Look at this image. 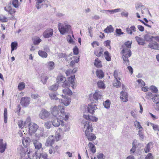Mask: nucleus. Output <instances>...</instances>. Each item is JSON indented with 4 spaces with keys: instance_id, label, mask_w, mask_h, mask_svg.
<instances>
[{
    "instance_id": "1",
    "label": "nucleus",
    "mask_w": 159,
    "mask_h": 159,
    "mask_svg": "<svg viewBox=\"0 0 159 159\" xmlns=\"http://www.w3.org/2000/svg\"><path fill=\"white\" fill-rule=\"evenodd\" d=\"M58 106H55L51 108V112L52 115L55 117L59 116L58 117H61L63 118L65 117L64 120L67 121L70 116L69 113H66L64 111V108L63 106V103H61Z\"/></svg>"
},
{
    "instance_id": "2",
    "label": "nucleus",
    "mask_w": 159,
    "mask_h": 159,
    "mask_svg": "<svg viewBox=\"0 0 159 159\" xmlns=\"http://www.w3.org/2000/svg\"><path fill=\"white\" fill-rule=\"evenodd\" d=\"M75 75L71 76L70 77L68 78V82H65L63 83L62 85V87L64 88L65 89L62 90L63 92L65 94L69 95H70L72 94V93L68 88V87L70 85H71V86L74 89V84L75 82H74L75 79Z\"/></svg>"
},
{
    "instance_id": "3",
    "label": "nucleus",
    "mask_w": 159,
    "mask_h": 159,
    "mask_svg": "<svg viewBox=\"0 0 159 159\" xmlns=\"http://www.w3.org/2000/svg\"><path fill=\"white\" fill-rule=\"evenodd\" d=\"M50 98L52 100H58L61 103H63L64 105L67 106L69 105L71 101L70 98L68 97L62 95V96L64 98V100L63 101L61 99H59L57 97V94L55 93H51L49 94Z\"/></svg>"
},
{
    "instance_id": "4",
    "label": "nucleus",
    "mask_w": 159,
    "mask_h": 159,
    "mask_svg": "<svg viewBox=\"0 0 159 159\" xmlns=\"http://www.w3.org/2000/svg\"><path fill=\"white\" fill-rule=\"evenodd\" d=\"M121 53L122 54V58L123 60V63L126 65H129V63L128 58L131 55V52L130 50L128 48L123 47Z\"/></svg>"
},
{
    "instance_id": "5",
    "label": "nucleus",
    "mask_w": 159,
    "mask_h": 159,
    "mask_svg": "<svg viewBox=\"0 0 159 159\" xmlns=\"http://www.w3.org/2000/svg\"><path fill=\"white\" fill-rule=\"evenodd\" d=\"M58 29L62 34L70 32L71 30V26L69 25L64 24L62 25L61 23L58 24Z\"/></svg>"
},
{
    "instance_id": "6",
    "label": "nucleus",
    "mask_w": 159,
    "mask_h": 159,
    "mask_svg": "<svg viewBox=\"0 0 159 159\" xmlns=\"http://www.w3.org/2000/svg\"><path fill=\"white\" fill-rule=\"evenodd\" d=\"M25 150L21 146L18 148V152L20 154V159H28V157L30 158V154H32V152L29 151L26 154Z\"/></svg>"
},
{
    "instance_id": "7",
    "label": "nucleus",
    "mask_w": 159,
    "mask_h": 159,
    "mask_svg": "<svg viewBox=\"0 0 159 159\" xmlns=\"http://www.w3.org/2000/svg\"><path fill=\"white\" fill-rule=\"evenodd\" d=\"M59 118H53L51 121L52 125L54 127H58L60 124L61 126L64 125V122L63 120H64L65 117H59Z\"/></svg>"
},
{
    "instance_id": "8",
    "label": "nucleus",
    "mask_w": 159,
    "mask_h": 159,
    "mask_svg": "<svg viewBox=\"0 0 159 159\" xmlns=\"http://www.w3.org/2000/svg\"><path fill=\"white\" fill-rule=\"evenodd\" d=\"M83 123L84 129H85V134L87 131L88 132H92L93 128L92 127V123L89 122L88 121H84Z\"/></svg>"
},
{
    "instance_id": "9",
    "label": "nucleus",
    "mask_w": 159,
    "mask_h": 159,
    "mask_svg": "<svg viewBox=\"0 0 159 159\" xmlns=\"http://www.w3.org/2000/svg\"><path fill=\"white\" fill-rule=\"evenodd\" d=\"M29 131L30 133L31 134L35 132L38 128V125L34 123L29 124L28 125Z\"/></svg>"
},
{
    "instance_id": "10",
    "label": "nucleus",
    "mask_w": 159,
    "mask_h": 159,
    "mask_svg": "<svg viewBox=\"0 0 159 159\" xmlns=\"http://www.w3.org/2000/svg\"><path fill=\"white\" fill-rule=\"evenodd\" d=\"M49 112L45 110H42L40 112L39 116L42 119H45L48 117L50 115Z\"/></svg>"
},
{
    "instance_id": "11",
    "label": "nucleus",
    "mask_w": 159,
    "mask_h": 159,
    "mask_svg": "<svg viewBox=\"0 0 159 159\" xmlns=\"http://www.w3.org/2000/svg\"><path fill=\"white\" fill-rule=\"evenodd\" d=\"M96 105L93 103L89 104L88 106L87 110L88 112L92 114H93L97 107Z\"/></svg>"
},
{
    "instance_id": "12",
    "label": "nucleus",
    "mask_w": 159,
    "mask_h": 159,
    "mask_svg": "<svg viewBox=\"0 0 159 159\" xmlns=\"http://www.w3.org/2000/svg\"><path fill=\"white\" fill-rule=\"evenodd\" d=\"M30 102V98L27 97H23L20 101L21 104L23 107H26L28 106Z\"/></svg>"
},
{
    "instance_id": "13",
    "label": "nucleus",
    "mask_w": 159,
    "mask_h": 159,
    "mask_svg": "<svg viewBox=\"0 0 159 159\" xmlns=\"http://www.w3.org/2000/svg\"><path fill=\"white\" fill-rule=\"evenodd\" d=\"M53 30L51 29H47L43 33V36L46 38L51 37L53 34Z\"/></svg>"
},
{
    "instance_id": "14",
    "label": "nucleus",
    "mask_w": 159,
    "mask_h": 159,
    "mask_svg": "<svg viewBox=\"0 0 159 159\" xmlns=\"http://www.w3.org/2000/svg\"><path fill=\"white\" fill-rule=\"evenodd\" d=\"M92 132H88L86 131V132L85 134L88 140L90 141L94 140L96 138L95 135L94 134L92 133Z\"/></svg>"
},
{
    "instance_id": "15",
    "label": "nucleus",
    "mask_w": 159,
    "mask_h": 159,
    "mask_svg": "<svg viewBox=\"0 0 159 159\" xmlns=\"http://www.w3.org/2000/svg\"><path fill=\"white\" fill-rule=\"evenodd\" d=\"M54 136H49L45 143V145L47 146H51L54 143Z\"/></svg>"
},
{
    "instance_id": "16",
    "label": "nucleus",
    "mask_w": 159,
    "mask_h": 159,
    "mask_svg": "<svg viewBox=\"0 0 159 159\" xmlns=\"http://www.w3.org/2000/svg\"><path fill=\"white\" fill-rule=\"evenodd\" d=\"M47 154L45 153H40L39 156L37 155V152H36L34 154L33 156V159H37L38 158L40 159L41 157L44 159H46L47 158Z\"/></svg>"
},
{
    "instance_id": "17",
    "label": "nucleus",
    "mask_w": 159,
    "mask_h": 159,
    "mask_svg": "<svg viewBox=\"0 0 159 159\" xmlns=\"http://www.w3.org/2000/svg\"><path fill=\"white\" fill-rule=\"evenodd\" d=\"M148 47L150 48L151 49L156 50H159V45L158 43L155 42H151L148 46Z\"/></svg>"
},
{
    "instance_id": "18",
    "label": "nucleus",
    "mask_w": 159,
    "mask_h": 159,
    "mask_svg": "<svg viewBox=\"0 0 159 159\" xmlns=\"http://www.w3.org/2000/svg\"><path fill=\"white\" fill-rule=\"evenodd\" d=\"M33 144L35 149L40 150L43 149L42 148V144L37 140H34L33 141Z\"/></svg>"
},
{
    "instance_id": "19",
    "label": "nucleus",
    "mask_w": 159,
    "mask_h": 159,
    "mask_svg": "<svg viewBox=\"0 0 159 159\" xmlns=\"http://www.w3.org/2000/svg\"><path fill=\"white\" fill-rule=\"evenodd\" d=\"M136 29L134 25H132L130 27H127L126 31L127 33L130 35H132L133 33L136 32Z\"/></svg>"
},
{
    "instance_id": "20",
    "label": "nucleus",
    "mask_w": 159,
    "mask_h": 159,
    "mask_svg": "<svg viewBox=\"0 0 159 159\" xmlns=\"http://www.w3.org/2000/svg\"><path fill=\"white\" fill-rule=\"evenodd\" d=\"M22 140L23 144L25 147H27L30 145V140L29 137L23 138Z\"/></svg>"
},
{
    "instance_id": "21",
    "label": "nucleus",
    "mask_w": 159,
    "mask_h": 159,
    "mask_svg": "<svg viewBox=\"0 0 159 159\" xmlns=\"http://www.w3.org/2000/svg\"><path fill=\"white\" fill-rule=\"evenodd\" d=\"M128 95L127 93L122 91L120 94V98L124 102H126L128 100Z\"/></svg>"
},
{
    "instance_id": "22",
    "label": "nucleus",
    "mask_w": 159,
    "mask_h": 159,
    "mask_svg": "<svg viewBox=\"0 0 159 159\" xmlns=\"http://www.w3.org/2000/svg\"><path fill=\"white\" fill-rule=\"evenodd\" d=\"M35 136L38 138H39L41 137H45L46 136L44 133L43 129H38L37 130L35 134Z\"/></svg>"
},
{
    "instance_id": "23",
    "label": "nucleus",
    "mask_w": 159,
    "mask_h": 159,
    "mask_svg": "<svg viewBox=\"0 0 159 159\" xmlns=\"http://www.w3.org/2000/svg\"><path fill=\"white\" fill-rule=\"evenodd\" d=\"M102 95L101 93L99 91H96L95 93L93 95V98L95 100V102H96L98 99L101 98Z\"/></svg>"
},
{
    "instance_id": "24",
    "label": "nucleus",
    "mask_w": 159,
    "mask_h": 159,
    "mask_svg": "<svg viewBox=\"0 0 159 159\" xmlns=\"http://www.w3.org/2000/svg\"><path fill=\"white\" fill-rule=\"evenodd\" d=\"M6 143H3L2 142V139H0V152H3L6 148Z\"/></svg>"
},
{
    "instance_id": "25",
    "label": "nucleus",
    "mask_w": 159,
    "mask_h": 159,
    "mask_svg": "<svg viewBox=\"0 0 159 159\" xmlns=\"http://www.w3.org/2000/svg\"><path fill=\"white\" fill-rule=\"evenodd\" d=\"M4 9L5 11L9 13L11 15H12L16 12L15 9L13 8L10 6H9L7 7H5Z\"/></svg>"
},
{
    "instance_id": "26",
    "label": "nucleus",
    "mask_w": 159,
    "mask_h": 159,
    "mask_svg": "<svg viewBox=\"0 0 159 159\" xmlns=\"http://www.w3.org/2000/svg\"><path fill=\"white\" fill-rule=\"evenodd\" d=\"M135 39L139 44L143 45L145 44V41L143 38L138 36H136Z\"/></svg>"
},
{
    "instance_id": "27",
    "label": "nucleus",
    "mask_w": 159,
    "mask_h": 159,
    "mask_svg": "<svg viewBox=\"0 0 159 159\" xmlns=\"http://www.w3.org/2000/svg\"><path fill=\"white\" fill-rule=\"evenodd\" d=\"M88 146L92 152L93 153H95L96 151V149L94 145L91 142H89L88 144Z\"/></svg>"
},
{
    "instance_id": "28",
    "label": "nucleus",
    "mask_w": 159,
    "mask_h": 159,
    "mask_svg": "<svg viewBox=\"0 0 159 159\" xmlns=\"http://www.w3.org/2000/svg\"><path fill=\"white\" fill-rule=\"evenodd\" d=\"M120 73L119 71L115 70L114 73V76L115 78V80H120Z\"/></svg>"
},
{
    "instance_id": "29",
    "label": "nucleus",
    "mask_w": 159,
    "mask_h": 159,
    "mask_svg": "<svg viewBox=\"0 0 159 159\" xmlns=\"http://www.w3.org/2000/svg\"><path fill=\"white\" fill-rule=\"evenodd\" d=\"M66 79L65 77H63L62 76H58L57 78V83L58 84L64 82L63 83H64L65 82H67L66 81Z\"/></svg>"
},
{
    "instance_id": "30",
    "label": "nucleus",
    "mask_w": 159,
    "mask_h": 159,
    "mask_svg": "<svg viewBox=\"0 0 159 159\" xmlns=\"http://www.w3.org/2000/svg\"><path fill=\"white\" fill-rule=\"evenodd\" d=\"M96 73L97 76L99 79H102L104 77L103 72L101 70H97Z\"/></svg>"
},
{
    "instance_id": "31",
    "label": "nucleus",
    "mask_w": 159,
    "mask_h": 159,
    "mask_svg": "<svg viewBox=\"0 0 159 159\" xmlns=\"http://www.w3.org/2000/svg\"><path fill=\"white\" fill-rule=\"evenodd\" d=\"M33 43L35 45H38L41 41L42 40L39 37H34L33 39Z\"/></svg>"
},
{
    "instance_id": "32",
    "label": "nucleus",
    "mask_w": 159,
    "mask_h": 159,
    "mask_svg": "<svg viewBox=\"0 0 159 159\" xmlns=\"http://www.w3.org/2000/svg\"><path fill=\"white\" fill-rule=\"evenodd\" d=\"M10 4H12L16 8H18L19 6L18 0H11L10 2Z\"/></svg>"
},
{
    "instance_id": "33",
    "label": "nucleus",
    "mask_w": 159,
    "mask_h": 159,
    "mask_svg": "<svg viewBox=\"0 0 159 159\" xmlns=\"http://www.w3.org/2000/svg\"><path fill=\"white\" fill-rule=\"evenodd\" d=\"M114 29L113 27L111 25H110L109 26H108L104 30V31L105 33H111L113 32Z\"/></svg>"
},
{
    "instance_id": "34",
    "label": "nucleus",
    "mask_w": 159,
    "mask_h": 159,
    "mask_svg": "<svg viewBox=\"0 0 159 159\" xmlns=\"http://www.w3.org/2000/svg\"><path fill=\"white\" fill-rule=\"evenodd\" d=\"M94 65L97 67H102L101 61L99 60L98 58H96L94 62Z\"/></svg>"
},
{
    "instance_id": "35",
    "label": "nucleus",
    "mask_w": 159,
    "mask_h": 159,
    "mask_svg": "<svg viewBox=\"0 0 159 159\" xmlns=\"http://www.w3.org/2000/svg\"><path fill=\"white\" fill-rule=\"evenodd\" d=\"M119 80H114L113 81V86L116 88L120 87L121 85V83Z\"/></svg>"
},
{
    "instance_id": "36",
    "label": "nucleus",
    "mask_w": 159,
    "mask_h": 159,
    "mask_svg": "<svg viewBox=\"0 0 159 159\" xmlns=\"http://www.w3.org/2000/svg\"><path fill=\"white\" fill-rule=\"evenodd\" d=\"M152 145V143L151 142H150L147 144L144 149V151L146 153L150 152Z\"/></svg>"
},
{
    "instance_id": "37",
    "label": "nucleus",
    "mask_w": 159,
    "mask_h": 159,
    "mask_svg": "<svg viewBox=\"0 0 159 159\" xmlns=\"http://www.w3.org/2000/svg\"><path fill=\"white\" fill-rule=\"evenodd\" d=\"M47 66L49 70H52L54 67V63L53 61H49L48 63Z\"/></svg>"
},
{
    "instance_id": "38",
    "label": "nucleus",
    "mask_w": 159,
    "mask_h": 159,
    "mask_svg": "<svg viewBox=\"0 0 159 159\" xmlns=\"http://www.w3.org/2000/svg\"><path fill=\"white\" fill-rule=\"evenodd\" d=\"M39 55L43 58H46L48 56L47 53L45 51L39 50L38 51Z\"/></svg>"
},
{
    "instance_id": "39",
    "label": "nucleus",
    "mask_w": 159,
    "mask_h": 159,
    "mask_svg": "<svg viewBox=\"0 0 159 159\" xmlns=\"http://www.w3.org/2000/svg\"><path fill=\"white\" fill-rule=\"evenodd\" d=\"M104 56L105 57L106 60L108 61H110L111 60V56L109 52L107 51H106L104 54Z\"/></svg>"
},
{
    "instance_id": "40",
    "label": "nucleus",
    "mask_w": 159,
    "mask_h": 159,
    "mask_svg": "<svg viewBox=\"0 0 159 159\" xmlns=\"http://www.w3.org/2000/svg\"><path fill=\"white\" fill-rule=\"evenodd\" d=\"M58 86L59 85L58 84L56 83L50 86L49 87V89L51 90L55 91L57 89Z\"/></svg>"
},
{
    "instance_id": "41",
    "label": "nucleus",
    "mask_w": 159,
    "mask_h": 159,
    "mask_svg": "<svg viewBox=\"0 0 159 159\" xmlns=\"http://www.w3.org/2000/svg\"><path fill=\"white\" fill-rule=\"evenodd\" d=\"M135 127L138 129H143V128L141 125L140 123L137 120L134 122Z\"/></svg>"
},
{
    "instance_id": "42",
    "label": "nucleus",
    "mask_w": 159,
    "mask_h": 159,
    "mask_svg": "<svg viewBox=\"0 0 159 159\" xmlns=\"http://www.w3.org/2000/svg\"><path fill=\"white\" fill-rule=\"evenodd\" d=\"M62 127H63V130L64 132L69 131L70 129V125L68 124H64Z\"/></svg>"
},
{
    "instance_id": "43",
    "label": "nucleus",
    "mask_w": 159,
    "mask_h": 159,
    "mask_svg": "<svg viewBox=\"0 0 159 159\" xmlns=\"http://www.w3.org/2000/svg\"><path fill=\"white\" fill-rule=\"evenodd\" d=\"M17 43L16 42H13L11 44V52H12L14 50L16 49L17 48Z\"/></svg>"
},
{
    "instance_id": "44",
    "label": "nucleus",
    "mask_w": 159,
    "mask_h": 159,
    "mask_svg": "<svg viewBox=\"0 0 159 159\" xmlns=\"http://www.w3.org/2000/svg\"><path fill=\"white\" fill-rule=\"evenodd\" d=\"M18 125L20 128H23L24 127H27L26 125H25V123H24L23 121L22 120H20L18 121Z\"/></svg>"
},
{
    "instance_id": "45",
    "label": "nucleus",
    "mask_w": 159,
    "mask_h": 159,
    "mask_svg": "<svg viewBox=\"0 0 159 159\" xmlns=\"http://www.w3.org/2000/svg\"><path fill=\"white\" fill-rule=\"evenodd\" d=\"M103 105L104 107L107 109H108L110 107V102L108 100H107L103 103Z\"/></svg>"
},
{
    "instance_id": "46",
    "label": "nucleus",
    "mask_w": 159,
    "mask_h": 159,
    "mask_svg": "<svg viewBox=\"0 0 159 159\" xmlns=\"http://www.w3.org/2000/svg\"><path fill=\"white\" fill-rule=\"evenodd\" d=\"M97 84L98 87L100 88L104 89L105 88L104 84L101 81H99L97 83Z\"/></svg>"
},
{
    "instance_id": "47",
    "label": "nucleus",
    "mask_w": 159,
    "mask_h": 159,
    "mask_svg": "<svg viewBox=\"0 0 159 159\" xmlns=\"http://www.w3.org/2000/svg\"><path fill=\"white\" fill-rule=\"evenodd\" d=\"M150 89L154 93H157L158 91V89L157 88L153 85L151 86L150 87Z\"/></svg>"
},
{
    "instance_id": "48",
    "label": "nucleus",
    "mask_w": 159,
    "mask_h": 159,
    "mask_svg": "<svg viewBox=\"0 0 159 159\" xmlns=\"http://www.w3.org/2000/svg\"><path fill=\"white\" fill-rule=\"evenodd\" d=\"M25 84L23 82H21L18 84V88L19 90H21L25 88Z\"/></svg>"
},
{
    "instance_id": "49",
    "label": "nucleus",
    "mask_w": 159,
    "mask_h": 159,
    "mask_svg": "<svg viewBox=\"0 0 159 159\" xmlns=\"http://www.w3.org/2000/svg\"><path fill=\"white\" fill-rule=\"evenodd\" d=\"M131 44L132 42H130L129 41H128L125 43L124 46L123 47L129 49V48H131Z\"/></svg>"
},
{
    "instance_id": "50",
    "label": "nucleus",
    "mask_w": 159,
    "mask_h": 159,
    "mask_svg": "<svg viewBox=\"0 0 159 159\" xmlns=\"http://www.w3.org/2000/svg\"><path fill=\"white\" fill-rule=\"evenodd\" d=\"M134 142H135L134 141L132 143V145H133L132 148L130 149V154H132L133 153H134L136 150V145L134 144Z\"/></svg>"
},
{
    "instance_id": "51",
    "label": "nucleus",
    "mask_w": 159,
    "mask_h": 159,
    "mask_svg": "<svg viewBox=\"0 0 159 159\" xmlns=\"http://www.w3.org/2000/svg\"><path fill=\"white\" fill-rule=\"evenodd\" d=\"M4 122L6 123L7 118V109L6 108H5L4 113Z\"/></svg>"
},
{
    "instance_id": "52",
    "label": "nucleus",
    "mask_w": 159,
    "mask_h": 159,
    "mask_svg": "<svg viewBox=\"0 0 159 159\" xmlns=\"http://www.w3.org/2000/svg\"><path fill=\"white\" fill-rule=\"evenodd\" d=\"M67 40L69 43L73 44H74V41H73V40L72 39L70 35H69L68 36Z\"/></svg>"
},
{
    "instance_id": "53",
    "label": "nucleus",
    "mask_w": 159,
    "mask_h": 159,
    "mask_svg": "<svg viewBox=\"0 0 159 159\" xmlns=\"http://www.w3.org/2000/svg\"><path fill=\"white\" fill-rule=\"evenodd\" d=\"M154 157L151 153H149L145 157V159H154Z\"/></svg>"
},
{
    "instance_id": "54",
    "label": "nucleus",
    "mask_w": 159,
    "mask_h": 159,
    "mask_svg": "<svg viewBox=\"0 0 159 159\" xmlns=\"http://www.w3.org/2000/svg\"><path fill=\"white\" fill-rule=\"evenodd\" d=\"M151 124L154 130L159 131V126L158 125H155L152 123H151Z\"/></svg>"
},
{
    "instance_id": "55",
    "label": "nucleus",
    "mask_w": 159,
    "mask_h": 159,
    "mask_svg": "<svg viewBox=\"0 0 159 159\" xmlns=\"http://www.w3.org/2000/svg\"><path fill=\"white\" fill-rule=\"evenodd\" d=\"M8 20V19L5 16H2L0 17V21L2 22H6Z\"/></svg>"
},
{
    "instance_id": "56",
    "label": "nucleus",
    "mask_w": 159,
    "mask_h": 159,
    "mask_svg": "<svg viewBox=\"0 0 159 159\" xmlns=\"http://www.w3.org/2000/svg\"><path fill=\"white\" fill-rule=\"evenodd\" d=\"M51 123V122L50 121H48L45 123L44 125L47 129H49L52 126Z\"/></svg>"
},
{
    "instance_id": "57",
    "label": "nucleus",
    "mask_w": 159,
    "mask_h": 159,
    "mask_svg": "<svg viewBox=\"0 0 159 159\" xmlns=\"http://www.w3.org/2000/svg\"><path fill=\"white\" fill-rule=\"evenodd\" d=\"M55 137L56 140L58 141L61 139V135L59 134V133L57 131L56 133Z\"/></svg>"
},
{
    "instance_id": "58",
    "label": "nucleus",
    "mask_w": 159,
    "mask_h": 159,
    "mask_svg": "<svg viewBox=\"0 0 159 159\" xmlns=\"http://www.w3.org/2000/svg\"><path fill=\"white\" fill-rule=\"evenodd\" d=\"M97 157L98 159H104L105 156L103 153H99L98 154Z\"/></svg>"
},
{
    "instance_id": "59",
    "label": "nucleus",
    "mask_w": 159,
    "mask_h": 159,
    "mask_svg": "<svg viewBox=\"0 0 159 159\" xmlns=\"http://www.w3.org/2000/svg\"><path fill=\"white\" fill-rule=\"evenodd\" d=\"M143 129H140L138 131V135H139L140 138L142 139H143L144 137V135L142 131Z\"/></svg>"
},
{
    "instance_id": "60",
    "label": "nucleus",
    "mask_w": 159,
    "mask_h": 159,
    "mask_svg": "<svg viewBox=\"0 0 159 159\" xmlns=\"http://www.w3.org/2000/svg\"><path fill=\"white\" fill-rule=\"evenodd\" d=\"M25 125H26L27 127V126L29 125V124H31L32 123L31 122V119L30 117H28L27 118L25 122Z\"/></svg>"
},
{
    "instance_id": "61",
    "label": "nucleus",
    "mask_w": 159,
    "mask_h": 159,
    "mask_svg": "<svg viewBox=\"0 0 159 159\" xmlns=\"http://www.w3.org/2000/svg\"><path fill=\"white\" fill-rule=\"evenodd\" d=\"M111 41L109 40H107L104 42V45L106 47H109V48H111V47L110 46Z\"/></svg>"
},
{
    "instance_id": "62",
    "label": "nucleus",
    "mask_w": 159,
    "mask_h": 159,
    "mask_svg": "<svg viewBox=\"0 0 159 159\" xmlns=\"http://www.w3.org/2000/svg\"><path fill=\"white\" fill-rule=\"evenodd\" d=\"M98 118L97 117L93 116H90L89 118V120L93 122H96L98 120Z\"/></svg>"
},
{
    "instance_id": "63",
    "label": "nucleus",
    "mask_w": 159,
    "mask_h": 159,
    "mask_svg": "<svg viewBox=\"0 0 159 159\" xmlns=\"http://www.w3.org/2000/svg\"><path fill=\"white\" fill-rule=\"evenodd\" d=\"M41 3V2H39L37 1H36V7L37 9H39L42 6Z\"/></svg>"
},
{
    "instance_id": "64",
    "label": "nucleus",
    "mask_w": 159,
    "mask_h": 159,
    "mask_svg": "<svg viewBox=\"0 0 159 159\" xmlns=\"http://www.w3.org/2000/svg\"><path fill=\"white\" fill-rule=\"evenodd\" d=\"M48 79V77L45 76L42 77L41 80L43 82V84H45Z\"/></svg>"
}]
</instances>
